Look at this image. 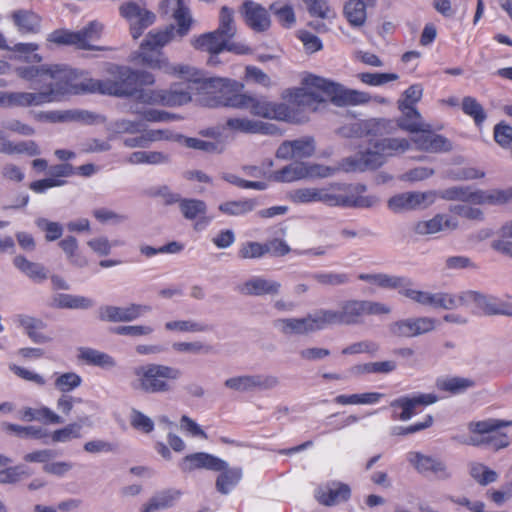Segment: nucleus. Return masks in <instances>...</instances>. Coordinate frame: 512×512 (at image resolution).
<instances>
[{
	"label": "nucleus",
	"instance_id": "nucleus-4",
	"mask_svg": "<svg viewBox=\"0 0 512 512\" xmlns=\"http://www.w3.org/2000/svg\"><path fill=\"white\" fill-rule=\"evenodd\" d=\"M410 148L406 138L384 137L373 143V150L358 152L354 156L345 158L342 167L346 172H364L382 166L387 157L405 153Z\"/></svg>",
	"mask_w": 512,
	"mask_h": 512
},
{
	"label": "nucleus",
	"instance_id": "nucleus-3",
	"mask_svg": "<svg viewBox=\"0 0 512 512\" xmlns=\"http://www.w3.org/2000/svg\"><path fill=\"white\" fill-rule=\"evenodd\" d=\"M178 72L187 79L191 94L197 92L207 95L206 105L210 107L225 106L241 108L245 93L243 85L228 78H205L202 73L189 66H181Z\"/></svg>",
	"mask_w": 512,
	"mask_h": 512
},
{
	"label": "nucleus",
	"instance_id": "nucleus-26",
	"mask_svg": "<svg viewBox=\"0 0 512 512\" xmlns=\"http://www.w3.org/2000/svg\"><path fill=\"white\" fill-rule=\"evenodd\" d=\"M226 126L242 133L269 135L277 132V127L273 124L248 118H229L226 121Z\"/></svg>",
	"mask_w": 512,
	"mask_h": 512
},
{
	"label": "nucleus",
	"instance_id": "nucleus-56",
	"mask_svg": "<svg viewBox=\"0 0 512 512\" xmlns=\"http://www.w3.org/2000/svg\"><path fill=\"white\" fill-rule=\"evenodd\" d=\"M165 329L179 332H202L206 330V326L190 320H176L167 322Z\"/></svg>",
	"mask_w": 512,
	"mask_h": 512
},
{
	"label": "nucleus",
	"instance_id": "nucleus-19",
	"mask_svg": "<svg viewBox=\"0 0 512 512\" xmlns=\"http://www.w3.org/2000/svg\"><path fill=\"white\" fill-rule=\"evenodd\" d=\"M397 129L396 124L389 119L372 118L353 124L352 131L358 137H383L393 134Z\"/></svg>",
	"mask_w": 512,
	"mask_h": 512
},
{
	"label": "nucleus",
	"instance_id": "nucleus-51",
	"mask_svg": "<svg viewBox=\"0 0 512 512\" xmlns=\"http://www.w3.org/2000/svg\"><path fill=\"white\" fill-rule=\"evenodd\" d=\"M462 110L465 114L471 116L478 126L481 125L486 119V113L482 105L471 96H466L463 98Z\"/></svg>",
	"mask_w": 512,
	"mask_h": 512
},
{
	"label": "nucleus",
	"instance_id": "nucleus-20",
	"mask_svg": "<svg viewBox=\"0 0 512 512\" xmlns=\"http://www.w3.org/2000/svg\"><path fill=\"white\" fill-rule=\"evenodd\" d=\"M149 311L151 306L134 303L127 307L105 306L100 309V318L110 322H131Z\"/></svg>",
	"mask_w": 512,
	"mask_h": 512
},
{
	"label": "nucleus",
	"instance_id": "nucleus-43",
	"mask_svg": "<svg viewBox=\"0 0 512 512\" xmlns=\"http://www.w3.org/2000/svg\"><path fill=\"white\" fill-rule=\"evenodd\" d=\"M53 304L57 308L68 309H88L93 305L91 299L83 296H74L70 294H58L53 299Z\"/></svg>",
	"mask_w": 512,
	"mask_h": 512
},
{
	"label": "nucleus",
	"instance_id": "nucleus-63",
	"mask_svg": "<svg viewBox=\"0 0 512 512\" xmlns=\"http://www.w3.org/2000/svg\"><path fill=\"white\" fill-rule=\"evenodd\" d=\"M267 254V250H265V243L259 242H247L242 245L239 250V256L242 259H254L260 258Z\"/></svg>",
	"mask_w": 512,
	"mask_h": 512
},
{
	"label": "nucleus",
	"instance_id": "nucleus-38",
	"mask_svg": "<svg viewBox=\"0 0 512 512\" xmlns=\"http://www.w3.org/2000/svg\"><path fill=\"white\" fill-rule=\"evenodd\" d=\"M3 429L22 439H44L48 437L49 433L47 430L37 426H22L12 423H3Z\"/></svg>",
	"mask_w": 512,
	"mask_h": 512
},
{
	"label": "nucleus",
	"instance_id": "nucleus-40",
	"mask_svg": "<svg viewBox=\"0 0 512 512\" xmlns=\"http://www.w3.org/2000/svg\"><path fill=\"white\" fill-rule=\"evenodd\" d=\"M102 30L103 25L101 23L98 21H92L82 30L77 31V34H79L78 48L86 50H102V48L90 44L91 41L100 38Z\"/></svg>",
	"mask_w": 512,
	"mask_h": 512
},
{
	"label": "nucleus",
	"instance_id": "nucleus-54",
	"mask_svg": "<svg viewBox=\"0 0 512 512\" xmlns=\"http://www.w3.org/2000/svg\"><path fill=\"white\" fill-rule=\"evenodd\" d=\"M306 4L309 13L312 16L319 17L321 19L335 18L336 14L332 11L326 0H303Z\"/></svg>",
	"mask_w": 512,
	"mask_h": 512
},
{
	"label": "nucleus",
	"instance_id": "nucleus-13",
	"mask_svg": "<svg viewBox=\"0 0 512 512\" xmlns=\"http://www.w3.org/2000/svg\"><path fill=\"white\" fill-rule=\"evenodd\" d=\"M60 66L59 64H55L38 67H18L16 68V73L20 78L32 81V88L34 89L53 88V84L58 82Z\"/></svg>",
	"mask_w": 512,
	"mask_h": 512
},
{
	"label": "nucleus",
	"instance_id": "nucleus-57",
	"mask_svg": "<svg viewBox=\"0 0 512 512\" xmlns=\"http://www.w3.org/2000/svg\"><path fill=\"white\" fill-rule=\"evenodd\" d=\"M153 331V328L148 325L117 326L112 329L114 334L131 337L147 336L152 334Z\"/></svg>",
	"mask_w": 512,
	"mask_h": 512
},
{
	"label": "nucleus",
	"instance_id": "nucleus-37",
	"mask_svg": "<svg viewBox=\"0 0 512 512\" xmlns=\"http://www.w3.org/2000/svg\"><path fill=\"white\" fill-rule=\"evenodd\" d=\"M12 19L21 32L37 33L40 29V17L32 11L17 10Z\"/></svg>",
	"mask_w": 512,
	"mask_h": 512
},
{
	"label": "nucleus",
	"instance_id": "nucleus-32",
	"mask_svg": "<svg viewBox=\"0 0 512 512\" xmlns=\"http://www.w3.org/2000/svg\"><path fill=\"white\" fill-rule=\"evenodd\" d=\"M192 45L198 50L207 51L210 54H219L225 49L226 39L213 31L194 39Z\"/></svg>",
	"mask_w": 512,
	"mask_h": 512
},
{
	"label": "nucleus",
	"instance_id": "nucleus-11",
	"mask_svg": "<svg viewBox=\"0 0 512 512\" xmlns=\"http://www.w3.org/2000/svg\"><path fill=\"white\" fill-rule=\"evenodd\" d=\"M323 323L331 325H355L362 322L364 316L361 300H347L341 303L339 310L321 309Z\"/></svg>",
	"mask_w": 512,
	"mask_h": 512
},
{
	"label": "nucleus",
	"instance_id": "nucleus-36",
	"mask_svg": "<svg viewBox=\"0 0 512 512\" xmlns=\"http://www.w3.org/2000/svg\"><path fill=\"white\" fill-rule=\"evenodd\" d=\"M512 198V188L508 190H476L473 204L500 205Z\"/></svg>",
	"mask_w": 512,
	"mask_h": 512
},
{
	"label": "nucleus",
	"instance_id": "nucleus-64",
	"mask_svg": "<svg viewBox=\"0 0 512 512\" xmlns=\"http://www.w3.org/2000/svg\"><path fill=\"white\" fill-rule=\"evenodd\" d=\"M494 139L502 147L512 144V127L508 124L499 123L494 128Z\"/></svg>",
	"mask_w": 512,
	"mask_h": 512
},
{
	"label": "nucleus",
	"instance_id": "nucleus-24",
	"mask_svg": "<svg viewBox=\"0 0 512 512\" xmlns=\"http://www.w3.org/2000/svg\"><path fill=\"white\" fill-rule=\"evenodd\" d=\"M281 284L277 281L262 277H253L237 287L238 291L246 296L277 295Z\"/></svg>",
	"mask_w": 512,
	"mask_h": 512
},
{
	"label": "nucleus",
	"instance_id": "nucleus-16",
	"mask_svg": "<svg viewBox=\"0 0 512 512\" xmlns=\"http://www.w3.org/2000/svg\"><path fill=\"white\" fill-rule=\"evenodd\" d=\"M435 200L433 192H405L391 197L388 206L394 212L423 209Z\"/></svg>",
	"mask_w": 512,
	"mask_h": 512
},
{
	"label": "nucleus",
	"instance_id": "nucleus-50",
	"mask_svg": "<svg viewBox=\"0 0 512 512\" xmlns=\"http://www.w3.org/2000/svg\"><path fill=\"white\" fill-rule=\"evenodd\" d=\"M19 323L26 330L27 334L33 341L38 343L48 341V338L37 332V330H40L44 327V324L41 320L29 316H20Z\"/></svg>",
	"mask_w": 512,
	"mask_h": 512
},
{
	"label": "nucleus",
	"instance_id": "nucleus-44",
	"mask_svg": "<svg viewBox=\"0 0 512 512\" xmlns=\"http://www.w3.org/2000/svg\"><path fill=\"white\" fill-rule=\"evenodd\" d=\"M225 39H231L236 34L233 9L223 6L219 14V26L215 30Z\"/></svg>",
	"mask_w": 512,
	"mask_h": 512
},
{
	"label": "nucleus",
	"instance_id": "nucleus-55",
	"mask_svg": "<svg viewBox=\"0 0 512 512\" xmlns=\"http://www.w3.org/2000/svg\"><path fill=\"white\" fill-rule=\"evenodd\" d=\"M475 191L469 187L455 186L441 192V197L446 200H456L473 203Z\"/></svg>",
	"mask_w": 512,
	"mask_h": 512
},
{
	"label": "nucleus",
	"instance_id": "nucleus-14",
	"mask_svg": "<svg viewBox=\"0 0 512 512\" xmlns=\"http://www.w3.org/2000/svg\"><path fill=\"white\" fill-rule=\"evenodd\" d=\"M280 384V380L275 375H242L232 377L224 382V385L237 392H250L254 390H271Z\"/></svg>",
	"mask_w": 512,
	"mask_h": 512
},
{
	"label": "nucleus",
	"instance_id": "nucleus-7",
	"mask_svg": "<svg viewBox=\"0 0 512 512\" xmlns=\"http://www.w3.org/2000/svg\"><path fill=\"white\" fill-rule=\"evenodd\" d=\"M240 109H247L257 117L277 121L290 122L295 118L293 110L287 104L271 102L264 96H253L247 93H245Z\"/></svg>",
	"mask_w": 512,
	"mask_h": 512
},
{
	"label": "nucleus",
	"instance_id": "nucleus-30",
	"mask_svg": "<svg viewBox=\"0 0 512 512\" xmlns=\"http://www.w3.org/2000/svg\"><path fill=\"white\" fill-rule=\"evenodd\" d=\"M374 6L375 0H349L344 5V15L353 27H361L366 21V6Z\"/></svg>",
	"mask_w": 512,
	"mask_h": 512
},
{
	"label": "nucleus",
	"instance_id": "nucleus-61",
	"mask_svg": "<svg viewBox=\"0 0 512 512\" xmlns=\"http://www.w3.org/2000/svg\"><path fill=\"white\" fill-rule=\"evenodd\" d=\"M81 425L78 423H71L62 429L55 430L51 437L53 442H66L72 438L80 437Z\"/></svg>",
	"mask_w": 512,
	"mask_h": 512
},
{
	"label": "nucleus",
	"instance_id": "nucleus-21",
	"mask_svg": "<svg viewBox=\"0 0 512 512\" xmlns=\"http://www.w3.org/2000/svg\"><path fill=\"white\" fill-rule=\"evenodd\" d=\"M408 461L421 474L432 473L440 479L450 477V472L444 462L420 452H410Z\"/></svg>",
	"mask_w": 512,
	"mask_h": 512
},
{
	"label": "nucleus",
	"instance_id": "nucleus-8",
	"mask_svg": "<svg viewBox=\"0 0 512 512\" xmlns=\"http://www.w3.org/2000/svg\"><path fill=\"white\" fill-rule=\"evenodd\" d=\"M190 85L180 84L169 90H138L133 95L137 101L149 105L180 106L191 100Z\"/></svg>",
	"mask_w": 512,
	"mask_h": 512
},
{
	"label": "nucleus",
	"instance_id": "nucleus-33",
	"mask_svg": "<svg viewBox=\"0 0 512 512\" xmlns=\"http://www.w3.org/2000/svg\"><path fill=\"white\" fill-rule=\"evenodd\" d=\"M179 209L183 217L187 220H195L199 218L203 220V223H207L209 221V219L205 217L207 205L203 200L182 198L179 203Z\"/></svg>",
	"mask_w": 512,
	"mask_h": 512
},
{
	"label": "nucleus",
	"instance_id": "nucleus-10",
	"mask_svg": "<svg viewBox=\"0 0 512 512\" xmlns=\"http://www.w3.org/2000/svg\"><path fill=\"white\" fill-rule=\"evenodd\" d=\"M119 14L129 22L133 39H138L148 27L154 24L156 15L145 4L126 1L119 6Z\"/></svg>",
	"mask_w": 512,
	"mask_h": 512
},
{
	"label": "nucleus",
	"instance_id": "nucleus-27",
	"mask_svg": "<svg viewBox=\"0 0 512 512\" xmlns=\"http://www.w3.org/2000/svg\"><path fill=\"white\" fill-rule=\"evenodd\" d=\"M349 185L344 183H331L324 187H318L317 202L330 207H344Z\"/></svg>",
	"mask_w": 512,
	"mask_h": 512
},
{
	"label": "nucleus",
	"instance_id": "nucleus-9",
	"mask_svg": "<svg viewBox=\"0 0 512 512\" xmlns=\"http://www.w3.org/2000/svg\"><path fill=\"white\" fill-rule=\"evenodd\" d=\"M109 78L104 80L102 94L129 97L136 93L134 70L127 66L111 65L108 68Z\"/></svg>",
	"mask_w": 512,
	"mask_h": 512
},
{
	"label": "nucleus",
	"instance_id": "nucleus-18",
	"mask_svg": "<svg viewBox=\"0 0 512 512\" xmlns=\"http://www.w3.org/2000/svg\"><path fill=\"white\" fill-rule=\"evenodd\" d=\"M245 23L255 32H264L271 26L268 11L251 0L244 1L239 9Z\"/></svg>",
	"mask_w": 512,
	"mask_h": 512
},
{
	"label": "nucleus",
	"instance_id": "nucleus-15",
	"mask_svg": "<svg viewBox=\"0 0 512 512\" xmlns=\"http://www.w3.org/2000/svg\"><path fill=\"white\" fill-rule=\"evenodd\" d=\"M461 305L474 302L486 315H505L512 317V304L498 302L476 291H466L458 296Z\"/></svg>",
	"mask_w": 512,
	"mask_h": 512
},
{
	"label": "nucleus",
	"instance_id": "nucleus-45",
	"mask_svg": "<svg viewBox=\"0 0 512 512\" xmlns=\"http://www.w3.org/2000/svg\"><path fill=\"white\" fill-rule=\"evenodd\" d=\"M256 201L244 199L238 201H226L219 205V210L229 216H240L254 210Z\"/></svg>",
	"mask_w": 512,
	"mask_h": 512
},
{
	"label": "nucleus",
	"instance_id": "nucleus-28",
	"mask_svg": "<svg viewBox=\"0 0 512 512\" xmlns=\"http://www.w3.org/2000/svg\"><path fill=\"white\" fill-rule=\"evenodd\" d=\"M438 400L437 396L434 394H420L415 397H402L391 402V407H399L402 409V412L399 414L398 418L402 421L409 420L413 414L414 409L420 405H430L435 403Z\"/></svg>",
	"mask_w": 512,
	"mask_h": 512
},
{
	"label": "nucleus",
	"instance_id": "nucleus-34",
	"mask_svg": "<svg viewBox=\"0 0 512 512\" xmlns=\"http://www.w3.org/2000/svg\"><path fill=\"white\" fill-rule=\"evenodd\" d=\"M359 280L374 284L380 288L398 289L406 284L404 277L392 276L384 273L365 274L358 276Z\"/></svg>",
	"mask_w": 512,
	"mask_h": 512
},
{
	"label": "nucleus",
	"instance_id": "nucleus-12",
	"mask_svg": "<svg viewBox=\"0 0 512 512\" xmlns=\"http://www.w3.org/2000/svg\"><path fill=\"white\" fill-rule=\"evenodd\" d=\"M273 326L284 335H304L325 327L321 309L303 318H283L273 322Z\"/></svg>",
	"mask_w": 512,
	"mask_h": 512
},
{
	"label": "nucleus",
	"instance_id": "nucleus-2",
	"mask_svg": "<svg viewBox=\"0 0 512 512\" xmlns=\"http://www.w3.org/2000/svg\"><path fill=\"white\" fill-rule=\"evenodd\" d=\"M163 5L173 6V18L178 24L177 30L170 24L162 30L150 31L139 47L138 57L141 62L150 68L161 69L169 72L170 65L160 50L171 42L175 35L180 38L186 36L192 24V18L183 0H164Z\"/></svg>",
	"mask_w": 512,
	"mask_h": 512
},
{
	"label": "nucleus",
	"instance_id": "nucleus-49",
	"mask_svg": "<svg viewBox=\"0 0 512 512\" xmlns=\"http://www.w3.org/2000/svg\"><path fill=\"white\" fill-rule=\"evenodd\" d=\"M474 385V382L468 378L451 377L437 381V387L442 391L453 394L462 392Z\"/></svg>",
	"mask_w": 512,
	"mask_h": 512
},
{
	"label": "nucleus",
	"instance_id": "nucleus-42",
	"mask_svg": "<svg viewBox=\"0 0 512 512\" xmlns=\"http://www.w3.org/2000/svg\"><path fill=\"white\" fill-rule=\"evenodd\" d=\"M14 265L29 278L42 281L47 278V272L43 265L27 260L24 256H16Z\"/></svg>",
	"mask_w": 512,
	"mask_h": 512
},
{
	"label": "nucleus",
	"instance_id": "nucleus-41",
	"mask_svg": "<svg viewBox=\"0 0 512 512\" xmlns=\"http://www.w3.org/2000/svg\"><path fill=\"white\" fill-rule=\"evenodd\" d=\"M78 357L87 364L99 366L101 368H112L116 365V361L113 357L91 348H80Z\"/></svg>",
	"mask_w": 512,
	"mask_h": 512
},
{
	"label": "nucleus",
	"instance_id": "nucleus-35",
	"mask_svg": "<svg viewBox=\"0 0 512 512\" xmlns=\"http://www.w3.org/2000/svg\"><path fill=\"white\" fill-rule=\"evenodd\" d=\"M306 177V164L303 162L291 163L270 175V178L277 182H292Z\"/></svg>",
	"mask_w": 512,
	"mask_h": 512
},
{
	"label": "nucleus",
	"instance_id": "nucleus-53",
	"mask_svg": "<svg viewBox=\"0 0 512 512\" xmlns=\"http://www.w3.org/2000/svg\"><path fill=\"white\" fill-rule=\"evenodd\" d=\"M511 424H512V422H510V421H504V420H498V419H488V420H484V421L470 423L469 429L473 433L483 435V434H489L491 432H494L500 428L507 427Z\"/></svg>",
	"mask_w": 512,
	"mask_h": 512
},
{
	"label": "nucleus",
	"instance_id": "nucleus-1",
	"mask_svg": "<svg viewBox=\"0 0 512 512\" xmlns=\"http://www.w3.org/2000/svg\"><path fill=\"white\" fill-rule=\"evenodd\" d=\"M302 87L286 90L283 98L305 109L315 111L317 104L329 98L338 106L357 105L369 102L370 96L365 92L346 89L342 85L316 75H307L302 80Z\"/></svg>",
	"mask_w": 512,
	"mask_h": 512
},
{
	"label": "nucleus",
	"instance_id": "nucleus-60",
	"mask_svg": "<svg viewBox=\"0 0 512 512\" xmlns=\"http://www.w3.org/2000/svg\"><path fill=\"white\" fill-rule=\"evenodd\" d=\"M318 187H305L290 192V199L296 204L317 202Z\"/></svg>",
	"mask_w": 512,
	"mask_h": 512
},
{
	"label": "nucleus",
	"instance_id": "nucleus-52",
	"mask_svg": "<svg viewBox=\"0 0 512 512\" xmlns=\"http://www.w3.org/2000/svg\"><path fill=\"white\" fill-rule=\"evenodd\" d=\"M178 496L176 491H163L150 499L144 506L142 512H152L154 510L168 507L172 504L174 499Z\"/></svg>",
	"mask_w": 512,
	"mask_h": 512
},
{
	"label": "nucleus",
	"instance_id": "nucleus-17",
	"mask_svg": "<svg viewBox=\"0 0 512 512\" xmlns=\"http://www.w3.org/2000/svg\"><path fill=\"white\" fill-rule=\"evenodd\" d=\"M435 323V319L429 317L407 318L392 323L389 331L396 337H415L434 330Z\"/></svg>",
	"mask_w": 512,
	"mask_h": 512
},
{
	"label": "nucleus",
	"instance_id": "nucleus-5",
	"mask_svg": "<svg viewBox=\"0 0 512 512\" xmlns=\"http://www.w3.org/2000/svg\"><path fill=\"white\" fill-rule=\"evenodd\" d=\"M132 387L144 393H167L172 390V381L181 376L178 368L148 363L133 368Z\"/></svg>",
	"mask_w": 512,
	"mask_h": 512
},
{
	"label": "nucleus",
	"instance_id": "nucleus-25",
	"mask_svg": "<svg viewBox=\"0 0 512 512\" xmlns=\"http://www.w3.org/2000/svg\"><path fill=\"white\" fill-rule=\"evenodd\" d=\"M402 116L397 120L396 126L410 133L429 132L430 124L423 121L421 114L414 106H398Z\"/></svg>",
	"mask_w": 512,
	"mask_h": 512
},
{
	"label": "nucleus",
	"instance_id": "nucleus-23",
	"mask_svg": "<svg viewBox=\"0 0 512 512\" xmlns=\"http://www.w3.org/2000/svg\"><path fill=\"white\" fill-rule=\"evenodd\" d=\"M10 106H39L57 100L55 87L39 89L38 92H15L9 94Z\"/></svg>",
	"mask_w": 512,
	"mask_h": 512
},
{
	"label": "nucleus",
	"instance_id": "nucleus-47",
	"mask_svg": "<svg viewBox=\"0 0 512 512\" xmlns=\"http://www.w3.org/2000/svg\"><path fill=\"white\" fill-rule=\"evenodd\" d=\"M216 480V488L222 494H227L231 486L236 485L241 479L242 472L238 468L225 469Z\"/></svg>",
	"mask_w": 512,
	"mask_h": 512
},
{
	"label": "nucleus",
	"instance_id": "nucleus-29",
	"mask_svg": "<svg viewBox=\"0 0 512 512\" xmlns=\"http://www.w3.org/2000/svg\"><path fill=\"white\" fill-rule=\"evenodd\" d=\"M456 227L457 223L451 218L443 214H437L430 220L417 222L413 227V231L418 235H429L438 233L444 229L453 230Z\"/></svg>",
	"mask_w": 512,
	"mask_h": 512
},
{
	"label": "nucleus",
	"instance_id": "nucleus-62",
	"mask_svg": "<svg viewBox=\"0 0 512 512\" xmlns=\"http://www.w3.org/2000/svg\"><path fill=\"white\" fill-rule=\"evenodd\" d=\"M358 77L363 83L373 86L383 85L398 79V75L394 73H361Z\"/></svg>",
	"mask_w": 512,
	"mask_h": 512
},
{
	"label": "nucleus",
	"instance_id": "nucleus-6",
	"mask_svg": "<svg viewBox=\"0 0 512 512\" xmlns=\"http://www.w3.org/2000/svg\"><path fill=\"white\" fill-rule=\"evenodd\" d=\"M55 93L58 99L66 93H100L104 90V80L80 78L77 73L65 65L60 66L58 82H55Z\"/></svg>",
	"mask_w": 512,
	"mask_h": 512
},
{
	"label": "nucleus",
	"instance_id": "nucleus-22",
	"mask_svg": "<svg viewBox=\"0 0 512 512\" xmlns=\"http://www.w3.org/2000/svg\"><path fill=\"white\" fill-rule=\"evenodd\" d=\"M227 466L226 462L211 454L198 452L185 456L180 467L184 472L205 468L213 471H221Z\"/></svg>",
	"mask_w": 512,
	"mask_h": 512
},
{
	"label": "nucleus",
	"instance_id": "nucleus-58",
	"mask_svg": "<svg viewBox=\"0 0 512 512\" xmlns=\"http://www.w3.org/2000/svg\"><path fill=\"white\" fill-rule=\"evenodd\" d=\"M295 158H307L314 154L315 144L312 137L292 141Z\"/></svg>",
	"mask_w": 512,
	"mask_h": 512
},
{
	"label": "nucleus",
	"instance_id": "nucleus-46",
	"mask_svg": "<svg viewBox=\"0 0 512 512\" xmlns=\"http://www.w3.org/2000/svg\"><path fill=\"white\" fill-rule=\"evenodd\" d=\"M269 10L284 27L289 28L296 22L294 9L290 4H283L280 1H276L269 6Z\"/></svg>",
	"mask_w": 512,
	"mask_h": 512
},
{
	"label": "nucleus",
	"instance_id": "nucleus-59",
	"mask_svg": "<svg viewBox=\"0 0 512 512\" xmlns=\"http://www.w3.org/2000/svg\"><path fill=\"white\" fill-rule=\"evenodd\" d=\"M36 225L39 229L46 233L47 241H54L61 237L63 233L62 226L58 222H52L46 218H38Z\"/></svg>",
	"mask_w": 512,
	"mask_h": 512
},
{
	"label": "nucleus",
	"instance_id": "nucleus-48",
	"mask_svg": "<svg viewBox=\"0 0 512 512\" xmlns=\"http://www.w3.org/2000/svg\"><path fill=\"white\" fill-rule=\"evenodd\" d=\"M350 493L349 486L341 483L337 488L330 489L327 493H323L319 497V501L326 506H332L347 501L350 497Z\"/></svg>",
	"mask_w": 512,
	"mask_h": 512
},
{
	"label": "nucleus",
	"instance_id": "nucleus-39",
	"mask_svg": "<svg viewBox=\"0 0 512 512\" xmlns=\"http://www.w3.org/2000/svg\"><path fill=\"white\" fill-rule=\"evenodd\" d=\"M21 418L25 421H42L51 424H61L64 420L51 409L41 407L38 409L26 407L21 411Z\"/></svg>",
	"mask_w": 512,
	"mask_h": 512
},
{
	"label": "nucleus",
	"instance_id": "nucleus-31",
	"mask_svg": "<svg viewBox=\"0 0 512 512\" xmlns=\"http://www.w3.org/2000/svg\"><path fill=\"white\" fill-rule=\"evenodd\" d=\"M424 133L413 138V142L419 150L437 153L451 149V144L445 137L432 134L431 130Z\"/></svg>",
	"mask_w": 512,
	"mask_h": 512
}]
</instances>
